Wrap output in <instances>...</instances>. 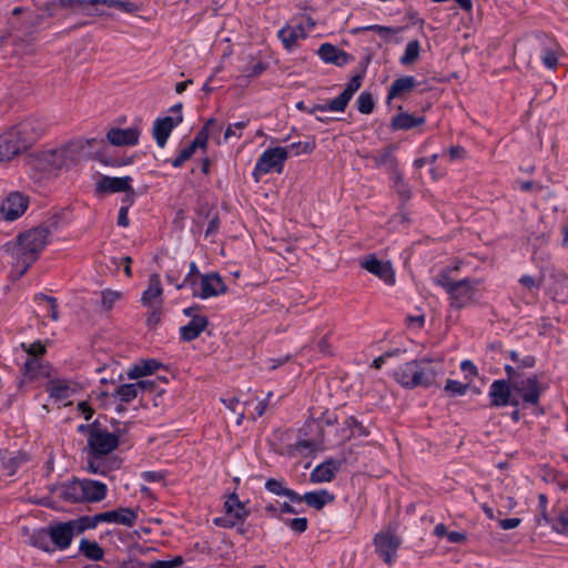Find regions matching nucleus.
I'll return each mask as SVG.
<instances>
[{
    "label": "nucleus",
    "mask_w": 568,
    "mask_h": 568,
    "mask_svg": "<svg viewBox=\"0 0 568 568\" xmlns=\"http://www.w3.org/2000/svg\"><path fill=\"white\" fill-rule=\"evenodd\" d=\"M81 153L82 149L71 143L59 149L30 154L27 165L36 180H43L57 175L63 169L77 165L81 159Z\"/></svg>",
    "instance_id": "obj_1"
},
{
    "label": "nucleus",
    "mask_w": 568,
    "mask_h": 568,
    "mask_svg": "<svg viewBox=\"0 0 568 568\" xmlns=\"http://www.w3.org/2000/svg\"><path fill=\"white\" fill-rule=\"evenodd\" d=\"M443 374V361L423 357L400 365L394 372L395 381L406 388L429 387Z\"/></svg>",
    "instance_id": "obj_2"
},
{
    "label": "nucleus",
    "mask_w": 568,
    "mask_h": 568,
    "mask_svg": "<svg viewBox=\"0 0 568 568\" xmlns=\"http://www.w3.org/2000/svg\"><path fill=\"white\" fill-rule=\"evenodd\" d=\"M48 236L49 229L44 226H37L19 234L12 255L17 260V264L22 266L20 275H23L39 258L48 243Z\"/></svg>",
    "instance_id": "obj_3"
},
{
    "label": "nucleus",
    "mask_w": 568,
    "mask_h": 568,
    "mask_svg": "<svg viewBox=\"0 0 568 568\" xmlns=\"http://www.w3.org/2000/svg\"><path fill=\"white\" fill-rule=\"evenodd\" d=\"M480 282V280L470 278L454 281L449 277L448 271H442L435 278V283L445 288L450 305L455 308H462L473 301Z\"/></svg>",
    "instance_id": "obj_4"
},
{
    "label": "nucleus",
    "mask_w": 568,
    "mask_h": 568,
    "mask_svg": "<svg viewBox=\"0 0 568 568\" xmlns=\"http://www.w3.org/2000/svg\"><path fill=\"white\" fill-rule=\"evenodd\" d=\"M40 134V130L36 129V124L32 121H23L2 133L0 135V143L16 156L34 143Z\"/></svg>",
    "instance_id": "obj_5"
},
{
    "label": "nucleus",
    "mask_w": 568,
    "mask_h": 568,
    "mask_svg": "<svg viewBox=\"0 0 568 568\" xmlns=\"http://www.w3.org/2000/svg\"><path fill=\"white\" fill-rule=\"evenodd\" d=\"M511 387L523 398L525 404L535 406L537 414H544V409L538 407V403L545 387L540 384L536 374L527 377L524 376L516 381Z\"/></svg>",
    "instance_id": "obj_6"
},
{
    "label": "nucleus",
    "mask_w": 568,
    "mask_h": 568,
    "mask_svg": "<svg viewBox=\"0 0 568 568\" xmlns=\"http://www.w3.org/2000/svg\"><path fill=\"white\" fill-rule=\"evenodd\" d=\"M224 508L225 515L213 519V523L219 527L232 528L237 523L244 521L250 514L235 493L227 496Z\"/></svg>",
    "instance_id": "obj_7"
},
{
    "label": "nucleus",
    "mask_w": 568,
    "mask_h": 568,
    "mask_svg": "<svg viewBox=\"0 0 568 568\" xmlns=\"http://www.w3.org/2000/svg\"><path fill=\"white\" fill-rule=\"evenodd\" d=\"M287 158L288 150L286 148L277 146L264 151L258 158L253 172L255 180L258 181L260 175L266 174L272 170L280 173L283 169V163Z\"/></svg>",
    "instance_id": "obj_8"
},
{
    "label": "nucleus",
    "mask_w": 568,
    "mask_h": 568,
    "mask_svg": "<svg viewBox=\"0 0 568 568\" xmlns=\"http://www.w3.org/2000/svg\"><path fill=\"white\" fill-rule=\"evenodd\" d=\"M88 446L94 458L110 454L119 446V437L100 427H94L88 437Z\"/></svg>",
    "instance_id": "obj_9"
},
{
    "label": "nucleus",
    "mask_w": 568,
    "mask_h": 568,
    "mask_svg": "<svg viewBox=\"0 0 568 568\" xmlns=\"http://www.w3.org/2000/svg\"><path fill=\"white\" fill-rule=\"evenodd\" d=\"M374 545L378 555L386 564L390 565L400 545V538L390 530L381 531L375 536Z\"/></svg>",
    "instance_id": "obj_10"
},
{
    "label": "nucleus",
    "mask_w": 568,
    "mask_h": 568,
    "mask_svg": "<svg viewBox=\"0 0 568 568\" xmlns=\"http://www.w3.org/2000/svg\"><path fill=\"white\" fill-rule=\"evenodd\" d=\"M361 266L387 285L395 283V271L389 262H383L375 255H368L361 262Z\"/></svg>",
    "instance_id": "obj_11"
},
{
    "label": "nucleus",
    "mask_w": 568,
    "mask_h": 568,
    "mask_svg": "<svg viewBox=\"0 0 568 568\" xmlns=\"http://www.w3.org/2000/svg\"><path fill=\"white\" fill-rule=\"evenodd\" d=\"M196 307H187L184 310V314L191 317L190 323L180 328L181 338L185 342L197 338L209 325L207 318L196 314Z\"/></svg>",
    "instance_id": "obj_12"
},
{
    "label": "nucleus",
    "mask_w": 568,
    "mask_h": 568,
    "mask_svg": "<svg viewBox=\"0 0 568 568\" xmlns=\"http://www.w3.org/2000/svg\"><path fill=\"white\" fill-rule=\"evenodd\" d=\"M511 385L505 379L494 381L489 388L491 406L504 407L506 405L518 406V399L511 397Z\"/></svg>",
    "instance_id": "obj_13"
},
{
    "label": "nucleus",
    "mask_w": 568,
    "mask_h": 568,
    "mask_svg": "<svg viewBox=\"0 0 568 568\" xmlns=\"http://www.w3.org/2000/svg\"><path fill=\"white\" fill-rule=\"evenodd\" d=\"M28 203V197L19 192H12L2 202L0 212L7 221H14L24 213Z\"/></svg>",
    "instance_id": "obj_14"
},
{
    "label": "nucleus",
    "mask_w": 568,
    "mask_h": 568,
    "mask_svg": "<svg viewBox=\"0 0 568 568\" xmlns=\"http://www.w3.org/2000/svg\"><path fill=\"white\" fill-rule=\"evenodd\" d=\"M226 285L217 273L205 274L201 277V292H193V296L209 298L225 293Z\"/></svg>",
    "instance_id": "obj_15"
},
{
    "label": "nucleus",
    "mask_w": 568,
    "mask_h": 568,
    "mask_svg": "<svg viewBox=\"0 0 568 568\" xmlns=\"http://www.w3.org/2000/svg\"><path fill=\"white\" fill-rule=\"evenodd\" d=\"M163 287L161 283L160 275L156 273H153L149 277V285L148 288L143 292L141 297V303L143 306H155V307H162L163 306Z\"/></svg>",
    "instance_id": "obj_16"
},
{
    "label": "nucleus",
    "mask_w": 568,
    "mask_h": 568,
    "mask_svg": "<svg viewBox=\"0 0 568 568\" xmlns=\"http://www.w3.org/2000/svg\"><path fill=\"white\" fill-rule=\"evenodd\" d=\"M362 85V75H354L346 84L344 91L331 101L333 112H344L354 93Z\"/></svg>",
    "instance_id": "obj_17"
},
{
    "label": "nucleus",
    "mask_w": 568,
    "mask_h": 568,
    "mask_svg": "<svg viewBox=\"0 0 568 568\" xmlns=\"http://www.w3.org/2000/svg\"><path fill=\"white\" fill-rule=\"evenodd\" d=\"M131 181L130 176L123 178H111V176H102L95 183L97 193H118L124 191H131Z\"/></svg>",
    "instance_id": "obj_18"
},
{
    "label": "nucleus",
    "mask_w": 568,
    "mask_h": 568,
    "mask_svg": "<svg viewBox=\"0 0 568 568\" xmlns=\"http://www.w3.org/2000/svg\"><path fill=\"white\" fill-rule=\"evenodd\" d=\"M182 122V115H179L176 119L172 116H165L162 119H158L153 125V136L156 141V144L160 148H163L172 132V130Z\"/></svg>",
    "instance_id": "obj_19"
},
{
    "label": "nucleus",
    "mask_w": 568,
    "mask_h": 568,
    "mask_svg": "<svg viewBox=\"0 0 568 568\" xmlns=\"http://www.w3.org/2000/svg\"><path fill=\"white\" fill-rule=\"evenodd\" d=\"M140 131L135 128H113L106 133L108 141L116 146L135 145L139 142Z\"/></svg>",
    "instance_id": "obj_20"
},
{
    "label": "nucleus",
    "mask_w": 568,
    "mask_h": 568,
    "mask_svg": "<svg viewBox=\"0 0 568 568\" xmlns=\"http://www.w3.org/2000/svg\"><path fill=\"white\" fill-rule=\"evenodd\" d=\"M48 534L50 539L60 549H65L67 547H69L73 536L77 535L70 520L50 527Z\"/></svg>",
    "instance_id": "obj_21"
},
{
    "label": "nucleus",
    "mask_w": 568,
    "mask_h": 568,
    "mask_svg": "<svg viewBox=\"0 0 568 568\" xmlns=\"http://www.w3.org/2000/svg\"><path fill=\"white\" fill-rule=\"evenodd\" d=\"M99 518L101 523H114L132 527L136 520V513L131 508H118L114 510L100 513Z\"/></svg>",
    "instance_id": "obj_22"
},
{
    "label": "nucleus",
    "mask_w": 568,
    "mask_h": 568,
    "mask_svg": "<svg viewBox=\"0 0 568 568\" xmlns=\"http://www.w3.org/2000/svg\"><path fill=\"white\" fill-rule=\"evenodd\" d=\"M341 467V462L333 458L325 460L314 468L311 473V481L326 483L333 480L335 474Z\"/></svg>",
    "instance_id": "obj_23"
},
{
    "label": "nucleus",
    "mask_w": 568,
    "mask_h": 568,
    "mask_svg": "<svg viewBox=\"0 0 568 568\" xmlns=\"http://www.w3.org/2000/svg\"><path fill=\"white\" fill-rule=\"evenodd\" d=\"M84 479H74L65 485H62L60 490V498L68 503H82L84 501Z\"/></svg>",
    "instance_id": "obj_24"
},
{
    "label": "nucleus",
    "mask_w": 568,
    "mask_h": 568,
    "mask_svg": "<svg viewBox=\"0 0 568 568\" xmlns=\"http://www.w3.org/2000/svg\"><path fill=\"white\" fill-rule=\"evenodd\" d=\"M318 55L326 63H333L338 67L346 64L349 60V55L345 51L329 43H324L320 47Z\"/></svg>",
    "instance_id": "obj_25"
},
{
    "label": "nucleus",
    "mask_w": 568,
    "mask_h": 568,
    "mask_svg": "<svg viewBox=\"0 0 568 568\" xmlns=\"http://www.w3.org/2000/svg\"><path fill=\"white\" fill-rule=\"evenodd\" d=\"M395 149V145L389 144L381 150L377 154L371 156L374 160L376 166L386 168L387 171L393 175L398 172V162L394 155Z\"/></svg>",
    "instance_id": "obj_26"
},
{
    "label": "nucleus",
    "mask_w": 568,
    "mask_h": 568,
    "mask_svg": "<svg viewBox=\"0 0 568 568\" xmlns=\"http://www.w3.org/2000/svg\"><path fill=\"white\" fill-rule=\"evenodd\" d=\"M298 499H294V503L305 501L307 506L313 507L317 510L322 509L326 504L333 501L334 496L327 490L310 491L304 495H298Z\"/></svg>",
    "instance_id": "obj_27"
},
{
    "label": "nucleus",
    "mask_w": 568,
    "mask_h": 568,
    "mask_svg": "<svg viewBox=\"0 0 568 568\" xmlns=\"http://www.w3.org/2000/svg\"><path fill=\"white\" fill-rule=\"evenodd\" d=\"M425 123V116H415L413 114L400 112L392 119L393 130H409Z\"/></svg>",
    "instance_id": "obj_28"
},
{
    "label": "nucleus",
    "mask_w": 568,
    "mask_h": 568,
    "mask_svg": "<svg viewBox=\"0 0 568 568\" xmlns=\"http://www.w3.org/2000/svg\"><path fill=\"white\" fill-rule=\"evenodd\" d=\"M84 501L97 503L105 498L106 486L103 483L84 479Z\"/></svg>",
    "instance_id": "obj_29"
},
{
    "label": "nucleus",
    "mask_w": 568,
    "mask_h": 568,
    "mask_svg": "<svg viewBox=\"0 0 568 568\" xmlns=\"http://www.w3.org/2000/svg\"><path fill=\"white\" fill-rule=\"evenodd\" d=\"M304 37V28L301 24L295 27L286 26L278 31V38L287 50H291L296 44L297 40Z\"/></svg>",
    "instance_id": "obj_30"
},
{
    "label": "nucleus",
    "mask_w": 568,
    "mask_h": 568,
    "mask_svg": "<svg viewBox=\"0 0 568 568\" xmlns=\"http://www.w3.org/2000/svg\"><path fill=\"white\" fill-rule=\"evenodd\" d=\"M160 366L161 364L155 359H142L128 371V377L131 379H138L140 377L151 375L156 372Z\"/></svg>",
    "instance_id": "obj_31"
},
{
    "label": "nucleus",
    "mask_w": 568,
    "mask_h": 568,
    "mask_svg": "<svg viewBox=\"0 0 568 568\" xmlns=\"http://www.w3.org/2000/svg\"><path fill=\"white\" fill-rule=\"evenodd\" d=\"M552 284L550 290L554 298L558 302L568 301V276L564 273H555L551 275Z\"/></svg>",
    "instance_id": "obj_32"
},
{
    "label": "nucleus",
    "mask_w": 568,
    "mask_h": 568,
    "mask_svg": "<svg viewBox=\"0 0 568 568\" xmlns=\"http://www.w3.org/2000/svg\"><path fill=\"white\" fill-rule=\"evenodd\" d=\"M221 130L222 125H220L215 119H210L206 124L197 132L191 144H194L195 149H205L207 145L209 135L211 133H219Z\"/></svg>",
    "instance_id": "obj_33"
},
{
    "label": "nucleus",
    "mask_w": 568,
    "mask_h": 568,
    "mask_svg": "<svg viewBox=\"0 0 568 568\" xmlns=\"http://www.w3.org/2000/svg\"><path fill=\"white\" fill-rule=\"evenodd\" d=\"M141 390V384H122L118 386L112 397L118 398L121 403H131L135 399Z\"/></svg>",
    "instance_id": "obj_34"
},
{
    "label": "nucleus",
    "mask_w": 568,
    "mask_h": 568,
    "mask_svg": "<svg viewBox=\"0 0 568 568\" xmlns=\"http://www.w3.org/2000/svg\"><path fill=\"white\" fill-rule=\"evenodd\" d=\"M415 87V78L407 75L396 79L388 91V100L399 97L404 92H409Z\"/></svg>",
    "instance_id": "obj_35"
},
{
    "label": "nucleus",
    "mask_w": 568,
    "mask_h": 568,
    "mask_svg": "<svg viewBox=\"0 0 568 568\" xmlns=\"http://www.w3.org/2000/svg\"><path fill=\"white\" fill-rule=\"evenodd\" d=\"M79 550L88 559L98 561L103 558L104 551L99 546L97 541H91L89 539H82L80 541Z\"/></svg>",
    "instance_id": "obj_36"
},
{
    "label": "nucleus",
    "mask_w": 568,
    "mask_h": 568,
    "mask_svg": "<svg viewBox=\"0 0 568 568\" xmlns=\"http://www.w3.org/2000/svg\"><path fill=\"white\" fill-rule=\"evenodd\" d=\"M265 488L270 493H272L274 495L286 496L293 503H294V499H298L297 498V493H295L292 489L285 488L283 486V483L281 480L275 479V478L267 479L266 483H265Z\"/></svg>",
    "instance_id": "obj_37"
},
{
    "label": "nucleus",
    "mask_w": 568,
    "mask_h": 568,
    "mask_svg": "<svg viewBox=\"0 0 568 568\" xmlns=\"http://www.w3.org/2000/svg\"><path fill=\"white\" fill-rule=\"evenodd\" d=\"M77 535L83 532L87 529L95 528L99 523V514L94 516H82L78 519L70 520Z\"/></svg>",
    "instance_id": "obj_38"
},
{
    "label": "nucleus",
    "mask_w": 568,
    "mask_h": 568,
    "mask_svg": "<svg viewBox=\"0 0 568 568\" xmlns=\"http://www.w3.org/2000/svg\"><path fill=\"white\" fill-rule=\"evenodd\" d=\"M419 50L420 45L418 40L409 41L403 57L400 58V63L405 65L414 63L419 57Z\"/></svg>",
    "instance_id": "obj_39"
},
{
    "label": "nucleus",
    "mask_w": 568,
    "mask_h": 568,
    "mask_svg": "<svg viewBox=\"0 0 568 568\" xmlns=\"http://www.w3.org/2000/svg\"><path fill=\"white\" fill-rule=\"evenodd\" d=\"M559 45L557 43H554V47L544 49V54L541 57L542 63L548 69H555L558 64V53H559Z\"/></svg>",
    "instance_id": "obj_40"
},
{
    "label": "nucleus",
    "mask_w": 568,
    "mask_h": 568,
    "mask_svg": "<svg viewBox=\"0 0 568 568\" xmlns=\"http://www.w3.org/2000/svg\"><path fill=\"white\" fill-rule=\"evenodd\" d=\"M357 109L363 114H369L373 112L375 103L373 97L368 92H362L357 98Z\"/></svg>",
    "instance_id": "obj_41"
},
{
    "label": "nucleus",
    "mask_w": 568,
    "mask_h": 568,
    "mask_svg": "<svg viewBox=\"0 0 568 568\" xmlns=\"http://www.w3.org/2000/svg\"><path fill=\"white\" fill-rule=\"evenodd\" d=\"M221 400L230 410L237 414L236 424L241 425L245 417V410L242 407L240 399L236 397H231L229 399L222 398Z\"/></svg>",
    "instance_id": "obj_42"
},
{
    "label": "nucleus",
    "mask_w": 568,
    "mask_h": 568,
    "mask_svg": "<svg viewBox=\"0 0 568 568\" xmlns=\"http://www.w3.org/2000/svg\"><path fill=\"white\" fill-rule=\"evenodd\" d=\"M24 374L30 378H36L42 374V365L39 358H28L23 366Z\"/></svg>",
    "instance_id": "obj_43"
},
{
    "label": "nucleus",
    "mask_w": 568,
    "mask_h": 568,
    "mask_svg": "<svg viewBox=\"0 0 568 568\" xmlns=\"http://www.w3.org/2000/svg\"><path fill=\"white\" fill-rule=\"evenodd\" d=\"M48 392L50 393L51 397L57 399H64L69 396V386L60 382H52L48 387Z\"/></svg>",
    "instance_id": "obj_44"
},
{
    "label": "nucleus",
    "mask_w": 568,
    "mask_h": 568,
    "mask_svg": "<svg viewBox=\"0 0 568 568\" xmlns=\"http://www.w3.org/2000/svg\"><path fill=\"white\" fill-rule=\"evenodd\" d=\"M122 294L118 291L105 290L102 292L101 304L105 311L113 307L114 303L121 298Z\"/></svg>",
    "instance_id": "obj_45"
},
{
    "label": "nucleus",
    "mask_w": 568,
    "mask_h": 568,
    "mask_svg": "<svg viewBox=\"0 0 568 568\" xmlns=\"http://www.w3.org/2000/svg\"><path fill=\"white\" fill-rule=\"evenodd\" d=\"M509 357L516 364V366L521 371L524 368H530L535 365V357L530 355H526L524 357H519V354L516 351H511L509 353Z\"/></svg>",
    "instance_id": "obj_46"
},
{
    "label": "nucleus",
    "mask_w": 568,
    "mask_h": 568,
    "mask_svg": "<svg viewBox=\"0 0 568 568\" xmlns=\"http://www.w3.org/2000/svg\"><path fill=\"white\" fill-rule=\"evenodd\" d=\"M36 300L37 301H45V302H48L49 303V315H50V317L52 318V321H58L59 320L57 298L40 293V294H38L36 296Z\"/></svg>",
    "instance_id": "obj_47"
},
{
    "label": "nucleus",
    "mask_w": 568,
    "mask_h": 568,
    "mask_svg": "<svg viewBox=\"0 0 568 568\" xmlns=\"http://www.w3.org/2000/svg\"><path fill=\"white\" fill-rule=\"evenodd\" d=\"M468 388V384H462L460 382L454 379H447L445 385V392L449 393L452 396L455 395H464Z\"/></svg>",
    "instance_id": "obj_48"
},
{
    "label": "nucleus",
    "mask_w": 568,
    "mask_h": 568,
    "mask_svg": "<svg viewBox=\"0 0 568 568\" xmlns=\"http://www.w3.org/2000/svg\"><path fill=\"white\" fill-rule=\"evenodd\" d=\"M196 149L194 148V144H189L185 146L179 155L172 161V165L174 168H180L185 161L192 158V155L195 153Z\"/></svg>",
    "instance_id": "obj_49"
},
{
    "label": "nucleus",
    "mask_w": 568,
    "mask_h": 568,
    "mask_svg": "<svg viewBox=\"0 0 568 568\" xmlns=\"http://www.w3.org/2000/svg\"><path fill=\"white\" fill-rule=\"evenodd\" d=\"M183 564L181 556H175L171 560H158L148 565V568H178Z\"/></svg>",
    "instance_id": "obj_50"
},
{
    "label": "nucleus",
    "mask_w": 568,
    "mask_h": 568,
    "mask_svg": "<svg viewBox=\"0 0 568 568\" xmlns=\"http://www.w3.org/2000/svg\"><path fill=\"white\" fill-rule=\"evenodd\" d=\"M199 275V270H197V266L195 264V262H191L190 263V272L189 274L186 275V277L184 278V281L182 283H178L175 285V287L178 290H181L182 287H184L185 285H191V286H194L196 284V277Z\"/></svg>",
    "instance_id": "obj_51"
},
{
    "label": "nucleus",
    "mask_w": 568,
    "mask_h": 568,
    "mask_svg": "<svg viewBox=\"0 0 568 568\" xmlns=\"http://www.w3.org/2000/svg\"><path fill=\"white\" fill-rule=\"evenodd\" d=\"M284 524L297 534H302L307 529V519L305 517L285 519Z\"/></svg>",
    "instance_id": "obj_52"
},
{
    "label": "nucleus",
    "mask_w": 568,
    "mask_h": 568,
    "mask_svg": "<svg viewBox=\"0 0 568 568\" xmlns=\"http://www.w3.org/2000/svg\"><path fill=\"white\" fill-rule=\"evenodd\" d=\"M551 526L557 532L568 536V514H560L551 521Z\"/></svg>",
    "instance_id": "obj_53"
},
{
    "label": "nucleus",
    "mask_w": 568,
    "mask_h": 568,
    "mask_svg": "<svg viewBox=\"0 0 568 568\" xmlns=\"http://www.w3.org/2000/svg\"><path fill=\"white\" fill-rule=\"evenodd\" d=\"M22 348L31 356L30 358H39V356L45 353V346L40 341H37L29 346L22 344Z\"/></svg>",
    "instance_id": "obj_54"
},
{
    "label": "nucleus",
    "mask_w": 568,
    "mask_h": 568,
    "mask_svg": "<svg viewBox=\"0 0 568 568\" xmlns=\"http://www.w3.org/2000/svg\"><path fill=\"white\" fill-rule=\"evenodd\" d=\"M394 180H395V187H396L397 193L400 195V197L403 200H408L410 196V190L403 182V176L399 173V171L394 174Z\"/></svg>",
    "instance_id": "obj_55"
},
{
    "label": "nucleus",
    "mask_w": 568,
    "mask_h": 568,
    "mask_svg": "<svg viewBox=\"0 0 568 568\" xmlns=\"http://www.w3.org/2000/svg\"><path fill=\"white\" fill-rule=\"evenodd\" d=\"M314 148H315L314 142H295V143H292L286 149L287 150L291 149V150L295 151V154L298 155V154H310L313 152Z\"/></svg>",
    "instance_id": "obj_56"
},
{
    "label": "nucleus",
    "mask_w": 568,
    "mask_h": 568,
    "mask_svg": "<svg viewBox=\"0 0 568 568\" xmlns=\"http://www.w3.org/2000/svg\"><path fill=\"white\" fill-rule=\"evenodd\" d=\"M109 7L119 8L124 12L132 13L138 10V7L132 1L110 0L105 2Z\"/></svg>",
    "instance_id": "obj_57"
},
{
    "label": "nucleus",
    "mask_w": 568,
    "mask_h": 568,
    "mask_svg": "<svg viewBox=\"0 0 568 568\" xmlns=\"http://www.w3.org/2000/svg\"><path fill=\"white\" fill-rule=\"evenodd\" d=\"M358 31H375L382 38H388L389 36L395 33V31L392 28L383 27V26H377V24L367 26V27H363V28H359V29L355 30V32H358Z\"/></svg>",
    "instance_id": "obj_58"
},
{
    "label": "nucleus",
    "mask_w": 568,
    "mask_h": 568,
    "mask_svg": "<svg viewBox=\"0 0 568 568\" xmlns=\"http://www.w3.org/2000/svg\"><path fill=\"white\" fill-rule=\"evenodd\" d=\"M505 372L507 374V382L513 386L516 381L524 377V374L517 366L506 365Z\"/></svg>",
    "instance_id": "obj_59"
},
{
    "label": "nucleus",
    "mask_w": 568,
    "mask_h": 568,
    "mask_svg": "<svg viewBox=\"0 0 568 568\" xmlns=\"http://www.w3.org/2000/svg\"><path fill=\"white\" fill-rule=\"evenodd\" d=\"M106 0H59V4L64 8H71L74 6H82V4H98V3H105Z\"/></svg>",
    "instance_id": "obj_60"
},
{
    "label": "nucleus",
    "mask_w": 568,
    "mask_h": 568,
    "mask_svg": "<svg viewBox=\"0 0 568 568\" xmlns=\"http://www.w3.org/2000/svg\"><path fill=\"white\" fill-rule=\"evenodd\" d=\"M48 538H49V534L48 532L40 531V532H38V534L32 536V544L36 547H39V548L48 551L49 550Z\"/></svg>",
    "instance_id": "obj_61"
},
{
    "label": "nucleus",
    "mask_w": 568,
    "mask_h": 568,
    "mask_svg": "<svg viewBox=\"0 0 568 568\" xmlns=\"http://www.w3.org/2000/svg\"><path fill=\"white\" fill-rule=\"evenodd\" d=\"M150 308V312L148 314L146 322L149 325H155L161 320L162 314V307H155V306H148Z\"/></svg>",
    "instance_id": "obj_62"
},
{
    "label": "nucleus",
    "mask_w": 568,
    "mask_h": 568,
    "mask_svg": "<svg viewBox=\"0 0 568 568\" xmlns=\"http://www.w3.org/2000/svg\"><path fill=\"white\" fill-rule=\"evenodd\" d=\"M400 353H402L400 349H395L393 352H386L383 355L376 357L373 361L372 366L376 369H379L388 357L400 354Z\"/></svg>",
    "instance_id": "obj_63"
},
{
    "label": "nucleus",
    "mask_w": 568,
    "mask_h": 568,
    "mask_svg": "<svg viewBox=\"0 0 568 568\" xmlns=\"http://www.w3.org/2000/svg\"><path fill=\"white\" fill-rule=\"evenodd\" d=\"M450 160H462L466 155V150L460 145L450 146L448 150Z\"/></svg>",
    "instance_id": "obj_64"
}]
</instances>
